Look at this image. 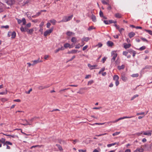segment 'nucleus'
Wrapping results in <instances>:
<instances>
[{"label": "nucleus", "mask_w": 152, "mask_h": 152, "mask_svg": "<svg viewBox=\"0 0 152 152\" xmlns=\"http://www.w3.org/2000/svg\"><path fill=\"white\" fill-rule=\"evenodd\" d=\"M11 36V38L12 39H14L15 38L16 35V34L15 31L11 33V32H8V36L9 37H10V36Z\"/></svg>", "instance_id": "1"}, {"label": "nucleus", "mask_w": 152, "mask_h": 152, "mask_svg": "<svg viewBox=\"0 0 152 152\" xmlns=\"http://www.w3.org/2000/svg\"><path fill=\"white\" fill-rule=\"evenodd\" d=\"M73 17V15H72L71 16H69L68 17L66 16H65V20H62L61 21L62 22H67L70 20Z\"/></svg>", "instance_id": "2"}, {"label": "nucleus", "mask_w": 152, "mask_h": 152, "mask_svg": "<svg viewBox=\"0 0 152 152\" xmlns=\"http://www.w3.org/2000/svg\"><path fill=\"white\" fill-rule=\"evenodd\" d=\"M53 30L52 28L50 29L49 30H47L46 31H45L44 34V35L45 36H47L48 34L52 32Z\"/></svg>", "instance_id": "3"}, {"label": "nucleus", "mask_w": 152, "mask_h": 152, "mask_svg": "<svg viewBox=\"0 0 152 152\" xmlns=\"http://www.w3.org/2000/svg\"><path fill=\"white\" fill-rule=\"evenodd\" d=\"M132 117H127V116H126V117H123L120 118H118V119L115 120V121L112 122L113 123H116V122H117V121H119V120H122V119H124V118H131Z\"/></svg>", "instance_id": "4"}, {"label": "nucleus", "mask_w": 152, "mask_h": 152, "mask_svg": "<svg viewBox=\"0 0 152 152\" xmlns=\"http://www.w3.org/2000/svg\"><path fill=\"white\" fill-rule=\"evenodd\" d=\"M6 3L9 5H12L15 3L14 0H8L6 1Z\"/></svg>", "instance_id": "5"}, {"label": "nucleus", "mask_w": 152, "mask_h": 152, "mask_svg": "<svg viewBox=\"0 0 152 152\" xmlns=\"http://www.w3.org/2000/svg\"><path fill=\"white\" fill-rule=\"evenodd\" d=\"M143 134L148 136H151V133L150 131H147L143 133Z\"/></svg>", "instance_id": "6"}, {"label": "nucleus", "mask_w": 152, "mask_h": 152, "mask_svg": "<svg viewBox=\"0 0 152 152\" xmlns=\"http://www.w3.org/2000/svg\"><path fill=\"white\" fill-rule=\"evenodd\" d=\"M48 87L46 86H39L38 87V89L40 90H43L45 88H48Z\"/></svg>", "instance_id": "7"}, {"label": "nucleus", "mask_w": 152, "mask_h": 152, "mask_svg": "<svg viewBox=\"0 0 152 152\" xmlns=\"http://www.w3.org/2000/svg\"><path fill=\"white\" fill-rule=\"evenodd\" d=\"M135 35V33L133 32H130L129 34V36L130 38H131Z\"/></svg>", "instance_id": "8"}, {"label": "nucleus", "mask_w": 152, "mask_h": 152, "mask_svg": "<svg viewBox=\"0 0 152 152\" xmlns=\"http://www.w3.org/2000/svg\"><path fill=\"white\" fill-rule=\"evenodd\" d=\"M107 45L111 47L114 44L113 42L111 41H108L107 43Z\"/></svg>", "instance_id": "9"}, {"label": "nucleus", "mask_w": 152, "mask_h": 152, "mask_svg": "<svg viewBox=\"0 0 152 152\" xmlns=\"http://www.w3.org/2000/svg\"><path fill=\"white\" fill-rule=\"evenodd\" d=\"M66 34L68 36H70L71 35L74 36L75 35V33L72 32L68 31L66 33Z\"/></svg>", "instance_id": "10"}, {"label": "nucleus", "mask_w": 152, "mask_h": 152, "mask_svg": "<svg viewBox=\"0 0 152 152\" xmlns=\"http://www.w3.org/2000/svg\"><path fill=\"white\" fill-rule=\"evenodd\" d=\"M112 54L113 55V57L112 58V60H113V61H114L116 57L117 56V54L116 53H113H113H112Z\"/></svg>", "instance_id": "11"}, {"label": "nucleus", "mask_w": 152, "mask_h": 152, "mask_svg": "<svg viewBox=\"0 0 152 152\" xmlns=\"http://www.w3.org/2000/svg\"><path fill=\"white\" fill-rule=\"evenodd\" d=\"M131 46V45L130 44H124V48L125 49L129 48Z\"/></svg>", "instance_id": "12"}, {"label": "nucleus", "mask_w": 152, "mask_h": 152, "mask_svg": "<svg viewBox=\"0 0 152 152\" xmlns=\"http://www.w3.org/2000/svg\"><path fill=\"white\" fill-rule=\"evenodd\" d=\"M134 152H142V147H141V148H137Z\"/></svg>", "instance_id": "13"}, {"label": "nucleus", "mask_w": 152, "mask_h": 152, "mask_svg": "<svg viewBox=\"0 0 152 152\" xmlns=\"http://www.w3.org/2000/svg\"><path fill=\"white\" fill-rule=\"evenodd\" d=\"M76 38L75 37H73L71 39V41L75 44L76 42Z\"/></svg>", "instance_id": "14"}, {"label": "nucleus", "mask_w": 152, "mask_h": 152, "mask_svg": "<svg viewBox=\"0 0 152 152\" xmlns=\"http://www.w3.org/2000/svg\"><path fill=\"white\" fill-rule=\"evenodd\" d=\"M91 19L93 22H95L96 21V16L93 14L92 15Z\"/></svg>", "instance_id": "15"}, {"label": "nucleus", "mask_w": 152, "mask_h": 152, "mask_svg": "<svg viewBox=\"0 0 152 152\" xmlns=\"http://www.w3.org/2000/svg\"><path fill=\"white\" fill-rule=\"evenodd\" d=\"M119 77L116 75H114L113 77V80L116 81L118 80Z\"/></svg>", "instance_id": "16"}, {"label": "nucleus", "mask_w": 152, "mask_h": 152, "mask_svg": "<svg viewBox=\"0 0 152 152\" xmlns=\"http://www.w3.org/2000/svg\"><path fill=\"white\" fill-rule=\"evenodd\" d=\"M77 50H72L70 51H69L68 52V53L70 54V53H75L77 52Z\"/></svg>", "instance_id": "17"}, {"label": "nucleus", "mask_w": 152, "mask_h": 152, "mask_svg": "<svg viewBox=\"0 0 152 152\" xmlns=\"http://www.w3.org/2000/svg\"><path fill=\"white\" fill-rule=\"evenodd\" d=\"M118 69L119 70L121 69H123L125 68V66L124 65H122L121 66H118Z\"/></svg>", "instance_id": "18"}, {"label": "nucleus", "mask_w": 152, "mask_h": 152, "mask_svg": "<svg viewBox=\"0 0 152 152\" xmlns=\"http://www.w3.org/2000/svg\"><path fill=\"white\" fill-rule=\"evenodd\" d=\"M144 31H145L147 32L148 33L152 35V31L150 30H147L146 29H144Z\"/></svg>", "instance_id": "19"}, {"label": "nucleus", "mask_w": 152, "mask_h": 152, "mask_svg": "<svg viewBox=\"0 0 152 152\" xmlns=\"http://www.w3.org/2000/svg\"><path fill=\"white\" fill-rule=\"evenodd\" d=\"M105 123H95L94 124H91L90 123H88V124L90 125H95V124L96 125H103V124H104Z\"/></svg>", "instance_id": "20"}, {"label": "nucleus", "mask_w": 152, "mask_h": 152, "mask_svg": "<svg viewBox=\"0 0 152 152\" xmlns=\"http://www.w3.org/2000/svg\"><path fill=\"white\" fill-rule=\"evenodd\" d=\"M145 149H146V150H148L151 147L149 145H144Z\"/></svg>", "instance_id": "21"}, {"label": "nucleus", "mask_w": 152, "mask_h": 152, "mask_svg": "<svg viewBox=\"0 0 152 152\" xmlns=\"http://www.w3.org/2000/svg\"><path fill=\"white\" fill-rule=\"evenodd\" d=\"M115 16L117 18H121V15L119 13H117L115 14Z\"/></svg>", "instance_id": "22"}, {"label": "nucleus", "mask_w": 152, "mask_h": 152, "mask_svg": "<svg viewBox=\"0 0 152 152\" xmlns=\"http://www.w3.org/2000/svg\"><path fill=\"white\" fill-rule=\"evenodd\" d=\"M5 139L4 138H2L1 140H0V142H1L4 144L5 143Z\"/></svg>", "instance_id": "23"}, {"label": "nucleus", "mask_w": 152, "mask_h": 152, "mask_svg": "<svg viewBox=\"0 0 152 152\" xmlns=\"http://www.w3.org/2000/svg\"><path fill=\"white\" fill-rule=\"evenodd\" d=\"M7 89L5 90V92H0V94L1 95H3V94H7Z\"/></svg>", "instance_id": "24"}, {"label": "nucleus", "mask_w": 152, "mask_h": 152, "mask_svg": "<svg viewBox=\"0 0 152 152\" xmlns=\"http://www.w3.org/2000/svg\"><path fill=\"white\" fill-rule=\"evenodd\" d=\"M56 145L58 147L60 151H62V150H63V149L62 148V147L60 145H58V144H56Z\"/></svg>", "instance_id": "25"}, {"label": "nucleus", "mask_w": 152, "mask_h": 152, "mask_svg": "<svg viewBox=\"0 0 152 152\" xmlns=\"http://www.w3.org/2000/svg\"><path fill=\"white\" fill-rule=\"evenodd\" d=\"M70 46V45L68 43H66L64 45V47L65 48H67L69 47Z\"/></svg>", "instance_id": "26"}, {"label": "nucleus", "mask_w": 152, "mask_h": 152, "mask_svg": "<svg viewBox=\"0 0 152 152\" xmlns=\"http://www.w3.org/2000/svg\"><path fill=\"white\" fill-rule=\"evenodd\" d=\"M89 39H90L88 37H85L83 39V40L87 42L88 41V40Z\"/></svg>", "instance_id": "27"}, {"label": "nucleus", "mask_w": 152, "mask_h": 152, "mask_svg": "<svg viewBox=\"0 0 152 152\" xmlns=\"http://www.w3.org/2000/svg\"><path fill=\"white\" fill-rule=\"evenodd\" d=\"M6 144H7V145H12V143L9 142V141H6L5 142V143H4V145H6Z\"/></svg>", "instance_id": "28"}, {"label": "nucleus", "mask_w": 152, "mask_h": 152, "mask_svg": "<svg viewBox=\"0 0 152 152\" xmlns=\"http://www.w3.org/2000/svg\"><path fill=\"white\" fill-rule=\"evenodd\" d=\"M121 79L124 81H126V77L124 75H122L121 76Z\"/></svg>", "instance_id": "29"}, {"label": "nucleus", "mask_w": 152, "mask_h": 152, "mask_svg": "<svg viewBox=\"0 0 152 152\" xmlns=\"http://www.w3.org/2000/svg\"><path fill=\"white\" fill-rule=\"evenodd\" d=\"M34 31V29H29L28 30V32H27L28 33V34H31L32 32Z\"/></svg>", "instance_id": "30"}, {"label": "nucleus", "mask_w": 152, "mask_h": 152, "mask_svg": "<svg viewBox=\"0 0 152 152\" xmlns=\"http://www.w3.org/2000/svg\"><path fill=\"white\" fill-rule=\"evenodd\" d=\"M0 100L3 102H4L7 100V99L5 98H2L0 99Z\"/></svg>", "instance_id": "31"}, {"label": "nucleus", "mask_w": 152, "mask_h": 152, "mask_svg": "<svg viewBox=\"0 0 152 152\" xmlns=\"http://www.w3.org/2000/svg\"><path fill=\"white\" fill-rule=\"evenodd\" d=\"M109 23H116L117 22L116 21H113L112 20H110L109 21Z\"/></svg>", "instance_id": "32"}, {"label": "nucleus", "mask_w": 152, "mask_h": 152, "mask_svg": "<svg viewBox=\"0 0 152 152\" xmlns=\"http://www.w3.org/2000/svg\"><path fill=\"white\" fill-rule=\"evenodd\" d=\"M50 23H52L54 25H55L56 22V21L55 20H50Z\"/></svg>", "instance_id": "33"}, {"label": "nucleus", "mask_w": 152, "mask_h": 152, "mask_svg": "<svg viewBox=\"0 0 152 152\" xmlns=\"http://www.w3.org/2000/svg\"><path fill=\"white\" fill-rule=\"evenodd\" d=\"M22 22L23 23V25H25L26 23V19L25 18H23L22 20Z\"/></svg>", "instance_id": "34"}, {"label": "nucleus", "mask_w": 152, "mask_h": 152, "mask_svg": "<svg viewBox=\"0 0 152 152\" xmlns=\"http://www.w3.org/2000/svg\"><path fill=\"white\" fill-rule=\"evenodd\" d=\"M39 62V60L34 61L33 62L34 63L32 64V65H34L35 64H36Z\"/></svg>", "instance_id": "35"}, {"label": "nucleus", "mask_w": 152, "mask_h": 152, "mask_svg": "<svg viewBox=\"0 0 152 152\" xmlns=\"http://www.w3.org/2000/svg\"><path fill=\"white\" fill-rule=\"evenodd\" d=\"M83 45H81L80 44H78L77 45H76L75 46V48H79L80 47L82 46Z\"/></svg>", "instance_id": "36"}, {"label": "nucleus", "mask_w": 152, "mask_h": 152, "mask_svg": "<svg viewBox=\"0 0 152 152\" xmlns=\"http://www.w3.org/2000/svg\"><path fill=\"white\" fill-rule=\"evenodd\" d=\"M116 144V143L115 142V143H112V144H108L107 145V146L108 147H110L112 145H115Z\"/></svg>", "instance_id": "37"}, {"label": "nucleus", "mask_w": 152, "mask_h": 152, "mask_svg": "<svg viewBox=\"0 0 152 152\" xmlns=\"http://www.w3.org/2000/svg\"><path fill=\"white\" fill-rule=\"evenodd\" d=\"M120 133V132H116L113 134V136H115V135H118Z\"/></svg>", "instance_id": "38"}, {"label": "nucleus", "mask_w": 152, "mask_h": 152, "mask_svg": "<svg viewBox=\"0 0 152 152\" xmlns=\"http://www.w3.org/2000/svg\"><path fill=\"white\" fill-rule=\"evenodd\" d=\"M99 15L101 17H103V14L102 11H100L99 12Z\"/></svg>", "instance_id": "39"}, {"label": "nucleus", "mask_w": 152, "mask_h": 152, "mask_svg": "<svg viewBox=\"0 0 152 152\" xmlns=\"http://www.w3.org/2000/svg\"><path fill=\"white\" fill-rule=\"evenodd\" d=\"M93 29H95V28L94 27V26H90L88 28V30L90 31V30H91Z\"/></svg>", "instance_id": "40"}, {"label": "nucleus", "mask_w": 152, "mask_h": 152, "mask_svg": "<svg viewBox=\"0 0 152 152\" xmlns=\"http://www.w3.org/2000/svg\"><path fill=\"white\" fill-rule=\"evenodd\" d=\"M132 76L133 77H137L138 76V74H133Z\"/></svg>", "instance_id": "41"}, {"label": "nucleus", "mask_w": 152, "mask_h": 152, "mask_svg": "<svg viewBox=\"0 0 152 152\" xmlns=\"http://www.w3.org/2000/svg\"><path fill=\"white\" fill-rule=\"evenodd\" d=\"M102 0V2L104 4H107V5H108V4L107 2H106L104 0Z\"/></svg>", "instance_id": "42"}, {"label": "nucleus", "mask_w": 152, "mask_h": 152, "mask_svg": "<svg viewBox=\"0 0 152 152\" xmlns=\"http://www.w3.org/2000/svg\"><path fill=\"white\" fill-rule=\"evenodd\" d=\"M20 30L22 32L25 31V29H24V28H23V27L22 26L20 28Z\"/></svg>", "instance_id": "43"}, {"label": "nucleus", "mask_w": 152, "mask_h": 152, "mask_svg": "<svg viewBox=\"0 0 152 152\" xmlns=\"http://www.w3.org/2000/svg\"><path fill=\"white\" fill-rule=\"evenodd\" d=\"M93 82V81L92 80L89 81L88 82V85H91Z\"/></svg>", "instance_id": "44"}, {"label": "nucleus", "mask_w": 152, "mask_h": 152, "mask_svg": "<svg viewBox=\"0 0 152 152\" xmlns=\"http://www.w3.org/2000/svg\"><path fill=\"white\" fill-rule=\"evenodd\" d=\"M41 146H40L39 145H35V146H33L31 147V148H35V147H40Z\"/></svg>", "instance_id": "45"}, {"label": "nucleus", "mask_w": 152, "mask_h": 152, "mask_svg": "<svg viewBox=\"0 0 152 152\" xmlns=\"http://www.w3.org/2000/svg\"><path fill=\"white\" fill-rule=\"evenodd\" d=\"M51 24L50 23H48L47 24V27L48 28H50V26Z\"/></svg>", "instance_id": "46"}, {"label": "nucleus", "mask_w": 152, "mask_h": 152, "mask_svg": "<svg viewBox=\"0 0 152 152\" xmlns=\"http://www.w3.org/2000/svg\"><path fill=\"white\" fill-rule=\"evenodd\" d=\"M32 91V89L30 88V90H29L28 91V92L26 91V93L27 94H29L30 93V92L31 91Z\"/></svg>", "instance_id": "47"}, {"label": "nucleus", "mask_w": 152, "mask_h": 152, "mask_svg": "<svg viewBox=\"0 0 152 152\" xmlns=\"http://www.w3.org/2000/svg\"><path fill=\"white\" fill-rule=\"evenodd\" d=\"M88 47V46L87 45H86L83 48V50H85Z\"/></svg>", "instance_id": "48"}, {"label": "nucleus", "mask_w": 152, "mask_h": 152, "mask_svg": "<svg viewBox=\"0 0 152 152\" xmlns=\"http://www.w3.org/2000/svg\"><path fill=\"white\" fill-rule=\"evenodd\" d=\"M109 21L108 20H104V22L106 24H109V23H108Z\"/></svg>", "instance_id": "49"}, {"label": "nucleus", "mask_w": 152, "mask_h": 152, "mask_svg": "<svg viewBox=\"0 0 152 152\" xmlns=\"http://www.w3.org/2000/svg\"><path fill=\"white\" fill-rule=\"evenodd\" d=\"M102 44L100 43H99L98 44L96 45V46H98L99 47H101L102 46Z\"/></svg>", "instance_id": "50"}, {"label": "nucleus", "mask_w": 152, "mask_h": 152, "mask_svg": "<svg viewBox=\"0 0 152 152\" xmlns=\"http://www.w3.org/2000/svg\"><path fill=\"white\" fill-rule=\"evenodd\" d=\"M9 27V26L8 25H7L6 26H1L2 28H8Z\"/></svg>", "instance_id": "51"}, {"label": "nucleus", "mask_w": 152, "mask_h": 152, "mask_svg": "<svg viewBox=\"0 0 152 152\" xmlns=\"http://www.w3.org/2000/svg\"><path fill=\"white\" fill-rule=\"evenodd\" d=\"M31 26V23H28L26 25V26L27 27H30Z\"/></svg>", "instance_id": "52"}, {"label": "nucleus", "mask_w": 152, "mask_h": 152, "mask_svg": "<svg viewBox=\"0 0 152 152\" xmlns=\"http://www.w3.org/2000/svg\"><path fill=\"white\" fill-rule=\"evenodd\" d=\"M17 20H18V24H20L21 23L22 20H21L18 19H17Z\"/></svg>", "instance_id": "53"}, {"label": "nucleus", "mask_w": 152, "mask_h": 152, "mask_svg": "<svg viewBox=\"0 0 152 152\" xmlns=\"http://www.w3.org/2000/svg\"><path fill=\"white\" fill-rule=\"evenodd\" d=\"M44 22H42L40 24V25H39V26L41 28V27H42V26H43L44 25Z\"/></svg>", "instance_id": "54"}, {"label": "nucleus", "mask_w": 152, "mask_h": 152, "mask_svg": "<svg viewBox=\"0 0 152 152\" xmlns=\"http://www.w3.org/2000/svg\"><path fill=\"white\" fill-rule=\"evenodd\" d=\"M107 134L106 133H105L103 134H100L98 135H96V136L99 137V136H100L105 135H106V134Z\"/></svg>", "instance_id": "55"}, {"label": "nucleus", "mask_w": 152, "mask_h": 152, "mask_svg": "<svg viewBox=\"0 0 152 152\" xmlns=\"http://www.w3.org/2000/svg\"><path fill=\"white\" fill-rule=\"evenodd\" d=\"M75 58V56H73L72 57V58L70 59V60H69L68 61H67V62H68V61H71L73 59H74Z\"/></svg>", "instance_id": "56"}, {"label": "nucleus", "mask_w": 152, "mask_h": 152, "mask_svg": "<svg viewBox=\"0 0 152 152\" xmlns=\"http://www.w3.org/2000/svg\"><path fill=\"white\" fill-rule=\"evenodd\" d=\"M119 84V82L118 80L116 81L115 84L116 86H118Z\"/></svg>", "instance_id": "57"}, {"label": "nucleus", "mask_w": 152, "mask_h": 152, "mask_svg": "<svg viewBox=\"0 0 152 152\" xmlns=\"http://www.w3.org/2000/svg\"><path fill=\"white\" fill-rule=\"evenodd\" d=\"M138 96V95H135L131 99V100H133L136 97H137Z\"/></svg>", "instance_id": "58"}, {"label": "nucleus", "mask_w": 152, "mask_h": 152, "mask_svg": "<svg viewBox=\"0 0 152 152\" xmlns=\"http://www.w3.org/2000/svg\"><path fill=\"white\" fill-rule=\"evenodd\" d=\"M107 59V58L106 57H104V58L102 59L103 63H104L105 61H106Z\"/></svg>", "instance_id": "59"}, {"label": "nucleus", "mask_w": 152, "mask_h": 152, "mask_svg": "<svg viewBox=\"0 0 152 152\" xmlns=\"http://www.w3.org/2000/svg\"><path fill=\"white\" fill-rule=\"evenodd\" d=\"M127 53H128V52H126V51H124L123 53V55H124L125 56H126Z\"/></svg>", "instance_id": "60"}, {"label": "nucleus", "mask_w": 152, "mask_h": 152, "mask_svg": "<svg viewBox=\"0 0 152 152\" xmlns=\"http://www.w3.org/2000/svg\"><path fill=\"white\" fill-rule=\"evenodd\" d=\"M14 101L20 102V100L19 99H15L14 100Z\"/></svg>", "instance_id": "61"}, {"label": "nucleus", "mask_w": 152, "mask_h": 152, "mask_svg": "<svg viewBox=\"0 0 152 152\" xmlns=\"http://www.w3.org/2000/svg\"><path fill=\"white\" fill-rule=\"evenodd\" d=\"M79 151L80 152H85L86 151V150H79Z\"/></svg>", "instance_id": "62"}, {"label": "nucleus", "mask_w": 152, "mask_h": 152, "mask_svg": "<svg viewBox=\"0 0 152 152\" xmlns=\"http://www.w3.org/2000/svg\"><path fill=\"white\" fill-rule=\"evenodd\" d=\"M24 29H25V31L28 32V29L27 28V27L26 26L24 28Z\"/></svg>", "instance_id": "63"}, {"label": "nucleus", "mask_w": 152, "mask_h": 152, "mask_svg": "<svg viewBox=\"0 0 152 152\" xmlns=\"http://www.w3.org/2000/svg\"><path fill=\"white\" fill-rule=\"evenodd\" d=\"M125 152H131V150L129 149H127L125 150Z\"/></svg>", "instance_id": "64"}]
</instances>
